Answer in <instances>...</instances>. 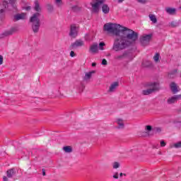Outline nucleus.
Listing matches in <instances>:
<instances>
[{"label": "nucleus", "instance_id": "6ab92c4d", "mask_svg": "<svg viewBox=\"0 0 181 181\" xmlns=\"http://www.w3.org/2000/svg\"><path fill=\"white\" fill-rule=\"evenodd\" d=\"M89 52H90V53H98V44L94 43L93 45H91L90 47Z\"/></svg>", "mask_w": 181, "mask_h": 181}, {"label": "nucleus", "instance_id": "cd10ccee", "mask_svg": "<svg viewBox=\"0 0 181 181\" xmlns=\"http://www.w3.org/2000/svg\"><path fill=\"white\" fill-rule=\"evenodd\" d=\"M119 166H120V164H119V162L115 161V162H114V163H112V168H113V169H118V168H119Z\"/></svg>", "mask_w": 181, "mask_h": 181}, {"label": "nucleus", "instance_id": "bb28decb", "mask_svg": "<svg viewBox=\"0 0 181 181\" xmlns=\"http://www.w3.org/2000/svg\"><path fill=\"white\" fill-rule=\"evenodd\" d=\"M160 56V55L159 54V53H156V54H155V56L153 57V60H154V62H155L156 63H158Z\"/></svg>", "mask_w": 181, "mask_h": 181}, {"label": "nucleus", "instance_id": "9d476101", "mask_svg": "<svg viewBox=\"0 0 181 181\" xmlns=\"http://www.w3.org/2000/svg\"><path fill=\"white\" fill-rule=\"evenodd\" d=\"M181 98V95H175L167 100V104L171 105L172 104H175L177 103L179 100Z\"/></svg>", "mask_w": 181, "mask_h": 181}, {"label": "nucleus", "instance_id": "de8ad7c7", "mask_svg": "<svg viewBox=\"0 0 181 181\" xmlns=\"http://www.w3.org/2000/svg\"><path fill=\"white\" fill-rule=\"evenodd\" d=\"M108 56H111V54H108Z\"/></svg>", "mask_w": 181, "mask_h": 181}, {"label": "nucleus", "instance_id": "58836bf2", "mask_svg": "<svg viewBox=\"0 0 181 181\" xmlns=\"http://www.w3.org/2000/svg\"><path fill=\"white\" fill-rule=\"evenodd\" d=\"M42 176H46V170L45 168H42Z\"/></svg>", "mask_w": 181, "mask_h": 181}, {"label": "nucleus", "instance_id": "c9c22d12", "mask_svg": "<svg viewBox=\"0 0 181 181\" xmlns=\"http://www.w3.org/2000/svg\"><path fill=\"white\" fill-rule=\"evenodd\" d=\"M4 63V57L2 55H0V66L3 64Z\"/></svg>", "mask_w": 181, "mask_h": 181}, {"label": "nucleus", "instance_id": "4c0bfd02", "mask_svg": "<svg viewBox=\"0 0 181 181\" xmlns=\"http://www.w3.org/2000/svg\"><path fill=\"white\" fill-rule=\"evenodd\" d=\"M70 56L71 57H74L76 56V53H74V51H71Z\"/></svg>", "mask_w": 181, "mask_h": 181}, {"label": "nucleus", "instance_id": "f257e3e1", "mask_svg": "<svg viewBox=\"0 0 181 181\" xmlns=\"http://www.w3.org/2000/svg\"><path fill=\"white\" fill-rule=\"evenodd\" d=\"M103 30L108 33L116 36L114 39L112 50L121 52L134 46L139 35L138 33L127 27H122L119 24L108 23L104 25Z\"/></svg>", "mask_w": 181, "mask_h": 181}, {"label": "nucleus", "instance_id": "39448f33", "mask_svg": "<svg viewBox=\"0 0 181 181\" xmlns=\"http://www.w3.org/2000/svg\"><path fill=\"white\" fill-rule=\"evenodd\" d=\"M145 131L146 132H143V134H144V135H143V136H146V135H148V136H151V131H153V132H155V134H160V132H162V128L160 127H154L152 128V126L151 125H146L145 127Z\"/></svg>", "mask_w": 181, "mask_h": 181}, {"label": "nucleus", "instance_id": "dca6fc26", "mask_svg": "<svg viewBox=\"0 0 181 181\" xmlns=\"http://www.w3.org/2000/svg\"><path fill=\"white\" fill-rule=\"evenodd\" d=\"M7 177L12 178L16 175V170L14 168H11L6 171Z\"/></svg>", "mask_w": 181, "mask_h": 181}, {"label": "nucleus", "instance_id": "1a4fd4ad", "mask_svg": "<svg viewBox=\"0 0 181 181\" xmlns=\"http://www.w3.org/2000/svg\"><path fill=\"white\" fill-rule=\"evenodd\" d=\"M83 46H84V41L82 40H77L70 45V49L73 50L77 49V47H81Z\"/></svg>", "mask_w": 181, "mask_h": 181}, {"label": "nucleus", "instance_id": "4468645a", "mask_svg": "<svg viewBox=\"0 0 181 181\" xmlns=\"http://www.w3.org/2000/svg\"><path fill=\"white\" fill-rule=\"evenodd\" d=\"M118 86H119V83L118 82L112 83L110 85L109 90H107V93H114L117 90Z\"/></svg>", "mask_w": 181, "mask_h": 181}, {"label": "nucleus", "instance_id": "a878e982", "mask_svg": "<svg viewBox=\"0 0 181 181\" xmlns=\"http://www.w3.org/2000/svg\"><path fill=\"white\" fill-rule=\"evenodd\" d=\"M170 148H176L177 149L181 148V141L175 143L173 145H170Z\"/></svg>", "mask_w": 181, "mask_h": 181}, {"label": "nucleus", "instance_id": "49530a36", "mask_svg": "<svg viewBox=\"0 0 181 181\" xmlns=\"http://www.w3.org/2000/svg\"><path fill=\"white\" fill-rule=\"evenodd\" d=\"M81 87H82V88H84V85L81 84Z\"/></svg>", "mask_w": 181, "mask_h": 181}, {"label": "nucleus", "instance_id": "20e7f679", "mask_svg": "<svg viewBox=\"0 0 181 181\" xmlns=\"http://www.w3.org/2000/svg\"><path fill=\"white\" fill-rule=\"evenodd\" d=\"M115 60H127V62H132L134 60V57L132 56V53L128 51H124L122 54L115 55L114 57Z\"/></svg>", "mask_w": 181, "mask_h": 181}, {"label": "nucleus", "instance_id": "c85d7f7f", "mask_svg": "<svg viewBox=\"0 0 181 181\" xmlns=\"http://www.w3.org/2000/svg\"><path fill=\"white\" fill-rule=\"evenodd\" d=\"M71 9L74 12H78V11H80V7L78 6H74L71 7Z\"/></svg>", "mask_w": 181, "mask_h": 181}, {"label": "nucleus", "instance_id": "7c9ffc66", "mask_svg": "<svg viewBox=\"0 0 181 181\" xmlns=\"http://www.w3.org/2000/svg\"><path fill=\"white\" fill-rule=\"evenodd\" d=\"M104 46H105V43L100 42V44H99L100 50H104Z\"/></svg>", "mask_w": 181, "mask_h": 181}, {"label": "nucleus", "instance_id": "f704fd0d", "mask_svg": "<svg viewBox=\"0 0 181 181\" xmlns=\"http://www.w3.org/2000/svg\"><path fill=\"white\" fill-rule=\"evenodd\" d=\"M139 4H146V0H136Z\"/></svg>", "mask_w": 181, "mask_h": 181}, {"label": "nucleus", "instance_id": "f3484780", "mask_svg": "<svg viewBox=\"0 0 181 181\" xmlns=\"http://www.w3.org/2000/svg\"><path fill=\"white\" fill-rule=\"evenodd\" d=\"M116 122L118 125L119 129H124V128L125 127V124H124V120L122 119L121 118L117 119Z\"/></svg>", "mask_w": 181, "mask_h": 181}, {"label": "nucleus", "instance_id": "37998d69", "mask_svg": "<svg viewBox=\"0 0 181 181\" xmlns=\"http://www.w3.org/2000/svg\"><path fill=\"white\" fill-rule=\"evenodd\" d=\"M97 64L95 62L92 63V67H95Z\"/></svg>", "mask_w": 181, "mask_h": 181}, {"label": "nucleus", "instance_id": "ddd939ff", "mask_svg": "<svg viewBox=\"0 0 181 181\" xmlns=\"http://www.w3.org/2000/svg\"><path fill=\"white\" fill-rule=\"evenodd\" d=\"M16 3V0H4L3 6L5 8H8V5L10 4L13 8H15V4Z\"/></svg>", "mask_w": 181, "mask_h": 181}, {"label": "nucleus", "instance_id": "4be33fe9", "mask_svg": "<svg viewBox=\"0 0 181 181\" xmlns=\"http://www.w3.org/2000/svg\"><path fill=\"white\" fill-rule=\"evenodd\" d=\"M102 11L103 13H105V14L110 13V7L107 4H103L102 6Z\"/></svg>", "mask_w": 181, "mask_h": 181}, {"label": "nucleus", "instance_id": "0eeeda50", "mask_svg": "<svg viewBox=\"0 0 181 181\" xmlns=\"http://www.w3.org/2000/svg\"><path fill=\"white\" fill-rule=\"evenodd\" d=\"M152 39V34L146 35L140 38V43L141 46H148L149 42Z\"/></svg>", "mask_w": 181, "mask_h": 181}, {"label": "nucleus", "instance_id": "aec40b11", "mask_svg": "<svg viewBox=\"0 0 181 181\" xmlns=\"http://www.w3.org/2000/svg\"><path fill=\"white\" fill-rule=\"evenodd\" d=\"M165 11L167 13H168V15H175V13H176V8L167 7L165 8Z\"/></svg>", "mask_w": 181, "mask_h": 181}, {"label": "nucleus", "instance_id": "f03ea898", "mask_svg": "<svg viewBox=\"0 0 181 181\" xmlns=\"http://www.w3.org/2000/svg\"><path fill=\"white\" fill-rule=\"evenodd\" d=\"M35 11L37 12L30 18V23H31V29L33 33H39L40 30V13L42 11V8H40V4L39 1H35Z\"/></svg>", "mask_w": 181, "mask_h": 181}, {"label": "nucleus", "instance_id": "5701e85b", "mask_svg": "<svg viewBox=\"0 0 181 181\" xmlns=\"http://www.w3.org/2000/svg\"><path fill=\"white\" fill-rule=\"evenodd\" d=\"M63 151H64L66 153H71V152H73V148L70 146H66L63 147Z\"/></svg>", "mask_w": 181, "mask_h": 181}, {"label": "nucleus", "instance_id": "2f4dec72", "mask_svg": "<svg viewBox=\"0 0 181 181\" xmlns=\"http://www.w3.org/2000/svg\"><path fill=\"white\" fill-rule=\"evenodd\" d=\"M55 3L57 6H61L62 5V0H55Z\"/></svg>", "mask_w": 181, "mask_h": 181}, {"label": "nucleus", "instance_id": "9b49d317", "mask_svg": "<svg viewBox=\"0 0 181 181\" xmlns=\"http://www.w3.org/2000/svg\"><path fill=\"white\" fill-rule=\"evenodd\" d=\"M77 35H78V32L77 31V27H76L75 25H71L69 32V36L74 39L77 37Z\"/></svg>", "mask_w": 181, "mask_h": 181}, {"label": "nucleus", "instance_id": "79ce46f5", "mask_svg": "<svg viewBox=\"0 0 181 181\" xmlns=\"http://www.w3.org/2000/svg\"><path fill=\"white\" fill-rule=\"evenodd\" d=\"M118 4H122L125 0H117Z\"/></svg>", "mask_w": 181, "mask_h": 181}, {"label": "nucleus", "instance_id": "ea45409f", "mask_svg": "<svg viewBox=\"0 0 181 181\" xmlns=\"http://www.w3.org/2000/svg\"><path fill=\"white\" fill-rule=\"evenodd\" d=\"M119 176H120V177H122V176H127V174L120 173Z\"/></svg>", "mask_w": 181, "mask_h": 181}, {"label": "nucleus", "instance_id": "a211bd4d", "mask_svg": "<svg viewBox=\"0 0 181 181\" xmlns=\"http://www.w3.org/2000/svg\"><path fill=\"white\" fill-rule=\"evenodd\" d=\"M26 16V14L25 13H18L16 16H14V22H16L18 21H21L22 19H25Z\"/></svg>", "mask_w": 181, "mask_h": 181}, {"label": "nucleus", "instance_id": "c03bdc74", "mask_svg": "<svg viewBox=\"0 0 181 181\" xmlns=\"http://www.w3.org/2000/svg\"><path fill=\"white\" fill-rule=\"evenodd\" d=\"M25 10H26V11H30V6H27V7L25 8Z\"/></svg>", "mask_w": 181, "mask_h": 181}, {"label": "nucleus", "instance_id": "e433bc0d", "mask_svg": "<svg viewBox=\"0 0 181 181\" xmlns=\"http://www.w3.org/2000/svg\"><path fill=\"white\" fill-rule=\"evenodd\" d=\"M113 179H118V173H115L113 175Z\"/></svg>", "mask_w": 181, "mask_h": 181}, {"label": "nucleus", "instance_id": "b1692460", "mask_svg": "<svg viewBox=\"0 0 181 181\" xmlns=\"http://www.w3.org/2000/svg\"><path fill=\"white\" fill-rule=\"evenodd\" d=\"M148 17H149L150 21H151V22L153 23H158V19L156 18V16H155L153 14H149Z\"/></svg>", "mask_w": 181, "mask_h": 181}, {"label": "nucleus", "instance_id": "c756f323", "mask_svg": "<svg viewBox=\"0 0 181 181\" xmlns=\"http://www.w3.org/2000/svg\"><path fill=\"white\" fill-rule=\"evenodd\" d=\"M170 25L171 28H176V26H179V24L175 21L170 23Z\"/></svg>", "mask_w": 181, "mask_h": 181}, {"label": "nucleus", "instance_id": "f8f14e48", "mask_svg": "<svg viewBox=\"0 0 181 181\" xmlns=\"http://www.w3.org/2000/svg\"><path fill=\"white\" fill-rule=\"evenodd\" d=\"M170 88L173 94H176L177 93H179V91H180V89H179V86H177V85H176L175 82L170 83Z\"/></svg>", "mask_w": 181, "mask_h": 181}, {"label": "nucleus", "instance_id": "412c9836", "mask_svg": "<svg viewBox=\"0 0 181 181\" xmlns=\"http://www.w3.org/2000/svg\"><path fill=\"white\" fill-rule=\"evenodd\" d=\"M142 66L143 67H146V68L153 67V64L151 61H144L142 62Z\"/></svg>", "mask_w": 181, "mask_h": 181}, {"label": "nucleus", "instance_id": "393cba45", "mask_svg": "<svg viewBox=\"0 0 181 181\" xmlns=\"http://www.w3.org/2000/svg\"><path fill=\"white\" fill-rule=\"evenodd\" d=\"M47 9L48 12L52 13V12H53V11H54V7H53V5H52V4H47Z\"/></svg>", "mask_w": 181, "mask_h": 181}, {"label": "nucleus", "instance_id": "423d86ee", "mask_svg": "<svg viewBox=\"0 0 181 181\" xmlns=\"http://www.w3.org/2000/svg\"><path fill=\"white\" fill-rule=\"evenodd\" d=\"M18 32V28L12 27L11 29L4 31L2 34L0 35V39H4V37H6L7 36H11L13 35V33H16Z\"/></svg>", "mask_w": 181, "mask_h": 181}, {"label": "nucleus", "instance_id": "6e6552de", "mask_svg": "<svg viewBox=\"0 0 181 181\" xmlns=\"http://www.w3.org/2000/svg\"><path fill=\"white\" fill-rule=\"evenodd\" d=\"M93 4L91 3V6L93 8V11L94 12H98L100 11V6L103 5L104 4L103 0H93Z\"/></svg>", "mask_w": 181, "mask_h": 181}, {"label": "nucleus", "instance_id": "a18cd8bd", "mask_svg": "<svg viewBox=\"0 0 181 181\" xmlns=\"http://www.w3.org/2000/svg\"><path fill=\"white\" fill-rule=\"evenodd\" d=\"M169 76H170V78H172V77H173V73H170V74H169Z\"/></svg>", "mask_w": 181, "mask_h": 181}, {"label": "nucleus", "instance_id": "7ed1b4c3", "mask_svg": "<svg viewBox=\"0 0 181 181\" xmlns=\"http://www.w3.org/2000/svg\"><path fill=\"white\" fill-rule=\"evenodd\" d=\"M148 86L150 87L148 89L142 90L143 95H149V94H152L156 93V91H159V90H160L159 84L156 82L149 83Z\"/></svg>", "mask_w": 181, "mask_h": 181}, {"label": "nucleus", "instance_id": "2eb2a0df", "mask_svg": "<svg viewBox=\"0 0 181 181\" xmlns=\"http://www.w3.org/2000/svg\"><path fill=\"white\" fill-rule=\"evenodd\" d=\"M93 74H95V71H91L88 73H86L83 77L84 81H88V80H90L93 76Z\"/></svg>", "mask_w": 181, "mask_h": 181}, {"label": "nucleus", "instance_id": "a19ab883", "mask_svg": "<svg viewBox=\"0 0 181 181\" xmlns=\"http://www.w3.org/2000/svg\"><path fill=\"white\" fill-rule=\"evenodd\" d=\"M8 177H6V176L3 177V181H8Z\"/></svg>", "mask_w": 181, "mask_h": 181}, {"label": "nucleus", "instance_id": "473e14b6", "mask_svg": "<svg viewBox=\"0 0 181 181\" xmlns=\"http://www.w3.org/2000/svg\"><path fill=\"white\" fill-rule=\"evenodd\" d=\"M102 64H103V66H107L108 64V62H107V59H103L102 60Z\"/></svg>", "mask_w": 181, "mask_h": 181}, {"label": "nucleus", "instance_id": "72a5a7b5", "mask_svg": "<svg viewBox=\"0 0 181 181\" xmlns=\"http://www.w3.org/2000/svg\"><path fill=\"white\" fill-rule=\"evenodd\" d=\"M160 145L162 147L166 146V142H165V141H163V140H161L160 142Z\"/></svg>", "mask_w": 181, "mask_h": 181}]
</instances>
